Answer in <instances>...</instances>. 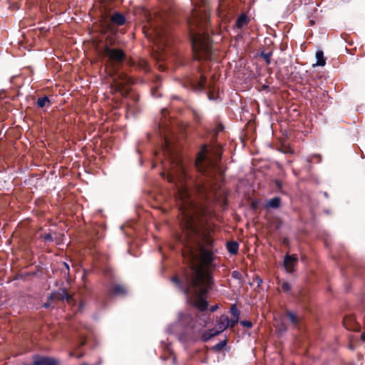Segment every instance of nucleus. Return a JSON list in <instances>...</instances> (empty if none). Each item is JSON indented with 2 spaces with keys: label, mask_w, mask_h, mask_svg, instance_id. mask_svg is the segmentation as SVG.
Here are the masks:
<instances>
[{
  "label": "nucleus",
  "mask_w": 365,
  "mask_h": 365,
  "mask_svg": "<svg viewBox=\"0 0 365 365\" xmlns=\"http://www.w3.org/2000/svg\"><path fill=\"white\" fill-rule=\"evenodd\" d=\"M287 316L294 326L297 327L299 324L301 319L298 317L296 314H294L293 312L287 311Z\"/></svg>",
  "instance_id": "obj_13"
},
{
  "label": "nucleus",
  "mask_w": 365,
  "mask_h": 365,
  "mask_svg": "<svg viewBox=\"0 0 365 365\" xmlns=\"http://www.w3.org/2000/svg\"><path fill=\"white\" fill-rule=\"evenodd\" d=\"M63 298H66V300L68 302L71 297H69L68 294H65V297H63Z\"/></svg>",
  "instance_id": "obj_28"
},
{
  "label": "nucleus",
  "mask_w": 365,
  "mask_h": 365,
  "mask_svg": "<svg viewBox=\"0 0 365 365\" xmlns=\"http://www.w3.org/2000/svg\"><path fill=\"white\" fill-rule=\"evenodd\" d=\"M193 86L197 90H202L206 86V76L200 73V78L195 82H192Z\"/></svg>",
  "instance_id": "obj_7"
},
{
  "label": "nucleus",
  "mask_w": 365,
  "mask_h": 365,
  "mask_svg": "<svg viewBox=\"0 0 365 365\" xmlns=\"http://www.w3.org/2000/svg\"><path fill=\"white\" fill-rule=\"evenodd\" d=\"M269 54L267 53V54H263V57L265 59V61H267V63L269 64Z\"/></svg>",
  "instance_id": "obj_26"
},
{
  "label": "nucleus",
  "mask_w": 365,
  "mask_h": 365,
  "mask_svg": "<svg viewBox=\"0 0 365 365\" xmlns=\"http://www.w3.org/2000/svg\"><path fill=\"white\" fill-rule=\"evenodd\" d=\"M282 291L284 293H289L291 291V285L289 282L283 281L281 283Z\"/></svg>",
  "instance_id": "obj_18"
},
{
  "label": "nucleus",
  "mask_w": 365,
  "mask_h": 365,
  "mask_svg": "<svg viewBox=\"0 0 365 365\" xmlns=\"http://www.w3.org/2000/svg\"><path fill=\"white\" fill-rule=\"evenodd\" d=\"M227 249L232 255H235L238 252L239 245L236 242H229L227 243Z\"/></svg>",
  "instance_id": "obj_14"
},
{
  "label": "nucleus",
  "mask_w": 365,
  "mask_h": 365,
  "mask_svg": "<svg viewBox=\"0 0 365 365\" xmlns=\"http://www.w3.org/2000/svg\"><path fill=\"white\" fill-rule=\"evenodd\" d=\"M217 309H218V306H217V305H215V306H212V307H210V312H215Z\"/></svg>",
  "instance_id": "obj_27"
},
{
  "label": "nucleus",
  "mask_w": 365,
  "mask_h": 365,
  "mask_svg": "<svg viewBox=\"0 0 365 365\" xmlns=\"http://www.w3.org/2000/svg\"><path fill=\"white\" fill-rule=\"evenodd\" d=\"M316 58L317 63L314 65V66H324L326 64V58L324 56V53L322 51H317L316 52Z\"/></svg>",
  "instance_id": "obj_10"
},
{
  "label": "nucleus",
  "mask_w": 365,
  "mask_h": 365,
  "mask_svg": "<svg viewBox=\"0 0 365 365\" xmlns=\"http://www.w3.org/2000/svg\"><path fill=\"white\" fill-rule=\"evenodd\" d=\"M49 104H50V101H49V99H48V98L47 96L39 98L37 100V106L39 108H43V107L46 106L47 105H49Z\"/></svg>",
  "instance_id": "obj_16"
},
{
  "label": "nucleus",
  "mask_w": 365,
  "mask_h": 365,
  "mask_svg": "<svg viewBox=\"0 0 365 365\" xmlns=\"http://www.w3.org/2000/svg\"><path fill=\"white\" fill-rule=\"evenodd\" d=\"M166 20L164 14H155L154 18L148 19L147 27L148 31L145 35L151 38L153 42L158 46V49L163 50L168 43V32L165 28Z\"/></svg>",
  "instance_id": "obj_3"
},
{
  "label": "nucleus",
  "mask_w": 365,
  "mask_h": 365,
  "mask_svg": "<svg viewBox=\"0 0 365 365\" xmlns=\"http://www.w3.org/2000/svg\"><path fill=\"white\" fill-rule=\"evenodd\" d=\"M230 313L232 314L233 318L239 319L240 312L235 304L232 305L230 308Z\"/></svg>",
  "instance_id": "obj_19"
},
{
  "label": "nucleus",
  "mask_w": 365,
  "mask_h": 365,
  "mask_svg": "<svg viewBox=\"0 0 365 365\" xmlns=\"http://www.w3.org/2000/svg\"><path fill=\"white\" fill-rule=\"evenodd\" d=\"M215 92V88L211 86H209L208 98L210 99H215L216 98Z\"/></svg>",
  "instance_id": "obj_20"
},
{
  "label": "nucleus",
  "mask_w": 365,
  "mask_h": 365,
  "mask_svg": "<svg viewBox=\"0 0 365 365\" xmlns=\"http://www.w3.org/2000/svg\"><path fill=\"white\" fill-rule=\"evenodd\" d=\"M238 321H239V319L232 317V319H230V324H229V327L233 328L237 324Z\"/></svg>",
  "instance_id": "obj_21"
},
{
  "label": "nucleus",
  "mask_w": 365,
  "mask_h": 365,
  "mask_svg": "<svg viewBox=\"0 0 365 365\" xmlns=\"http://www.w3.org/2000/svg\"><path fill=\"white\" fill-rule=\"evenodd\" d=\"M44 307H48V304H44Z\"/></svg>",
  "instance_id": "obj_30"
},
{
  "label": "nucleus",
  "mask_w": 365,
  "mask_h": 365,
  "mask_svg": "<svg viewBox=\"0 0 365 365\" xmlns=\"http://www.w3.org/2000/svg\"><path fill=\"white\" fill-rule=\"evenodd\" d=\"M43 238L46 241H51L52 240V236L51 234H47L43 236Z\"/></svg>",
  "instance_id": "obj_25"
},
{
  "label": "nucleus",
  "mask_w": 365,
  "mask_h": 365,
  "mask_svg": "<svg viewBox=\"0 0 365 365\" xmlns=\"http://www.w3.org/2000/svg\"><path fill=\"white\" fill-rule=\"evenodd\" d=\"M241 324L247 328H251L252 327V324L250 321H242Z\"/></svg>",
  "instance_id": "obj_22"
},
{
  "label": "nucleus",
  "mask_w": 365,
  "mask_h": 365,
  "mask_svg": "<svg viewBox=\"0 0 365 365\" xmlns=\"http://www.w3.org/2000/svg\"><path fill=\"white\" fill-rule=\"evenodd\" d=\"M230 319L227 315L220 316L216 321L215 330L218 334L224 331L227 327H229Z\"/></svg>",
  "instance_id": "obj_5"
},
{
  "label": "nucleus",
  "mask_w": 365,
  "mask_h": 365,
  "mask_svg": "<svg viewBox=\"0 0 365 365\" xmlns=\"http://www.w3.org/2000/svg\"><path fill=\"white\" fill-rule=\"evenodd\" d=\"M197 317L202 327H205L211 321L210 315L204 313H201Z\"/></svg>",
  "instance_id": "obj_12"
},
{
  "label": "nucleus",
  "mask_w": 365,
  "mask_h": 365,
  "mask_svg": "<svg viewBox=\"0 0 365 365\" xmlns=\"http://www.w3.org/2000/svg\"><path fill=\"white\" fill-rule=\"evenodd\" d=\"M111 21L114 24L119 25V26L123 25L125 22L124 16L118 12L115 13L112 15Z\"/></svg>",
  "instance_id": "obj_8"
},
{
  "label": "nucleus",
  "mask_w": 365,
  "mask_h": 365,
  "mask_svg": "<svg viewBox=\"0 0 365 365\" xmlns=\"http://www.w3.org/2000/svg\"><path fill=\"white\" fill-rule=\"evenodd\" d=\"M110 292L112 294L117 295H123L126 293V290L125 287L120 284H114L113 285Z\"/></svg>",
  "instance_id": "obj_11"
},
{
  "label": "nucleus",
  "mask_w": 365,
  "mask_h": 365,
  "mask_svg": "<svg viewBox=\"0 0 365 365\" xmlns=\"http://www.w3.org/2000/svg\"><path fill=\"white\" fill-rule=\"evenodd\" d=\"M247 24V16L244 14L239 16L236 21V26L238 28H242Z\"/></svg>",
  "instance_id": "obj_17"
},
{
  "label": "nucleus",
  "mask_w": 365,
  "mask_h": 365,
  "mask_svg": "<svg viewBox=\"0 0 365 365\" xmlns=\"http://www.w3.org/2000/svg\"><path fill=\"white\" fill-rule=\"evenodd\" d=\"M297 262V257L294 255H287L284 260V266L288 272H294V267Z\"/></svg>",
  "instance_id": "obj_6"
},
{
  "label": "nucleus",
  "mask_w": 365,
  "mask_h": 365,
  "mask_svg": "<svg viewBox=\"0 0 365 365\" xmlns=\"http://www.w3.org/2000/svg\"><path fill=\"white\" fill-rule=\"evenodd\" d=\"M281 205V199L278 197H275L271 199L268 203L267 207L272 208H278Z\"/></svg>",
  "instance_id": "obj_15"
},
{
  "label": "nucleus",
  "mask_w": 365,
  "mask_h": 365,
  "mask_svg": "<svg viewBox=\"0 0 365 365\" xmlns=\"http://www.w3.org/2000/svg\"><path fill=\"white\" fill-rule=\"evenodd\" d=\"M101 54L103 57L108 58V61L112 66L120 65L125 61L126 56L122 49L112 48L107 45L102 48Z\"/></svg>",
  "instance_id": "obj_4"
},
{
  "label": "nucleus",
  "mask_w": 365,
  "mask_h": 365,
  "mask_svg": "<svg viewBox=\"0 0 365 365\" xmlns=\"http://www.w3.org/2000/svg\"><path fill=\"white\" fill-rule=\"evenodd\" d=\"M225 344H226L225 341H220V343L216 344V348L217 349H221L225 345Z\"/></svg>",
  "instance_id": "obj_24"
},
{
  "label": "nucleus",
  "mask_w": 365,
  "mask_h": 365,
  "mask_svg": "<svg viewBox=\"0 0 365 365\" xmlns=\"http://www.w3.org/2000/svg\"><path fill=\"white\" fill-rule=\"evenodd\" d=\"M218 335L217 332L216 331L215 329H211L207 331H205L202 333L201 339L203 341H207L211 338Z\"/></svg>",
  "instance_id": "obj_9"
},
{
  "label": "nucleus",
  "mask_w": 365,
  "mask_h": 365,
  "mask_svg": "<svg viewBox=\"0 0 365 365\" xmlns=\"http://www.w3.org/2000/svg\"><path fill=\"white\" fill-rule=\"evenodd\" d=\"M194 6L188 19L195 59L211 57V40L208 34L209 8L207 0H191Z\"/></svg>",
  "instance_id": "obj_2"
},
{
  "label": "nucleus",
  "mask_w": 365,
  "mask_h": 365,
  "mask_svg": "<svg viewBox=\"0 0 365 365\" xmlns=\"http://www.w3.org/2000/svg\"><path fill=\"white\" fill-rule=\"evenodd\" d=\"M361 339H362L363 341H365V332L364 334H362Z\"/></svg>",
  "instance_id": "obj_29"
},
{
  "label": "nucleus",
  "mask_w": 365,
  "mask_h": 365,
  "mask_svg": "<svg viewBox=\"0 0 365 365\" xmlns=\"http://www.w3.org/2000/svg\"><path fill=\"white\" fill-rule=\"evenodd\" d=\"M195 167L200 175L194 178L184 163H171L166 178L174 185L175 202L181 213L182 233L178 239L183 245L182 256L190 267L183 290L188 303L203 312L208 306L206 294L213 284L215 257L211 250L205 247L212 242L205 210L194 202L190 190L201 198L211 199L220 189L225 176L220 163H195Z\"/></svg>",
  "instance_id": "obj_1"
},
{
  "label": "nucleus",
  "mask_w": 365,
  "mask_h": 365,
  "mask_svg": "<svg viewBox=\"0 0 365 365\" xmlns=\"http://www.w3.org/2000/svg\"><path fill=\"white\" fill-rule=\"evenodd\" d=\"M172 281L179 287H181L180 279L178 277H173Z\"/></svg>",
  "instance_id": "obj_23"
}]
</instances>
